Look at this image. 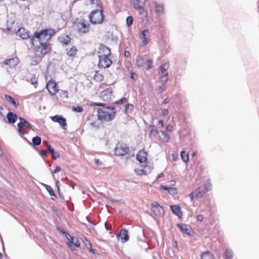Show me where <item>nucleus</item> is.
Wrapping results in <instances>:
<instances>
[{
    "label": "nucleus",
    "instance_id": "f257e3e1",
    "mask_svg": "<svg viewBox=\"0 0 259 259\" xmlns=\"http://www.w3.org/2000/svg\"><path fill=\"white\" fill-rule=\"evenodd\" d=\"M54 32L52 30L46 29L41 32H36L31 39V43L34 49L40 51L42 55L46 54L50 50L48 41L51 39Z\"/></svg>",
    "mask_w": 259,
    "mask_h": 259
},
{
    "label": "nucleus",
    "instance_id": "f03ea898",
    "mask_svg": "<svg viewBox=\"0 0 259 259\" xmlns=\"http://www.w3.org/2000/svg\"><path fill=\"white\" fill-rule=\"evenodd\" d=\"M97 112L98 119L105 121L113 120L115 116V109L113 107H103L98 109Z\"/></svg>",
    "mask_w": 259,
    "mask_h": 259
},
{
    "label": "nucleus",
    "instance_id": "7ed1b4c3",
    "mask_svg": "<svg viewBox=\"0 0 259 259\" xmlns=\"http://www.w3.org/2000/svg\"><path fill=\"white\" fill-rule=\"evenodd\" d=\"M89 26V24L83 19L76 20L73 24L74 28L81 33L88 32Z\"/></svg>",
    "mask_w": 259,
    "mask_h": 259
},
{
    "label": "nucleus",
    "instance_id": "20e7f679",
    "mask_svg": "<svg viewBox=\"0 0 259 259\" xmlns=\"http://www.w3.org/2000/svg\"><path fill=\"white\" fill-rule=\"evenodd\" d=\"M90 20L93 24H100L103 21V14L102 10H95L91 12Z\"/></svg>",
    "mask_w": 259,
    "mask_h": 259
},
{
    "label": "nucleus",
    "instance_id": "39448f33",
    "mask_svg": "<svg viewBox=\"0 0 259 259\" xmlns=\"http://www.w3.org/2000/svg\"><path fill=\"white\" fill-rule=\"evenodd\" d=\"M128 147L124 143L117 144L114 150L115 154L117 156H124L128 153Z\"/></svg>",
    "mask_w": 259,
    "mask_h": 259
},
{
    "label": "nucleus",
    "instance_id": "423d86ee",
    "mask_svg": "<svg viewBox=\"0 0 259 259\" xmlns=\"http://www.w3.org/2000/svg\"><path fill=\"white\" fill-rule=\"evenodd\" d=\"M99 60L98 66L99 68L104 69L109 68L112 63V61L109 58V56H99Z\"/></svg>",
    "mask_w": 259,
    "mask_h": 259
},
{
    "label": "nucleus",
    "instance_id": "0eeeda50",
    "mask_svg": "<svg viewBox=\"0 0 259 259\" xmlns=\"http://www.w3.org/2000/svg\"><path fill=\"white\" fill-rule=\"evenodd\" d=\"M151 210L158 216H162L164 214L163 208L157 202H154L151 206Z\"/></svg>",
    "mask_w": 259,
    "mask_h": 259
},
{
    "label": "nucleus",
    "instance_id": "6e6552de",
    "mask_svg": "<svg viewBox=\"0 0 259 259\" xmlns=\"http://www.w3.org/2000/svg\"><path fill=\"white\" fill-rule=\"evenodd\" d=\"M46 88L52 95H55L59 92L57 87V83L52 80H50L48 82Z\"/></svg>",
    "mask_w": 259,
    "mask_h": 259
},
{
    "label": "nucleus",
    "instance_id": "1a4fd4ad",
    "mask_svg": "<svg viewBox=\"0 0 259 259\" xmlns=\"http://www.w3.org/2000/svg\"><path fill=\"white\" fill-rule=\"evenodd\" d=\"M150 32L148 29L143 30L140 34V38L142 40V44L143 46L146 45L150 40Z\"/></svg>",
    "mask_w": 259,
    "mask_h": 259
},
{
    "label": "nucleus",
    "instance_id": "9d476101",
    "mask_svg": "<svg viewBox=\"0 0 259 259\" xmlns=\"http://www.w3.org/2000/svg\"><path fill=\"white\" fill-rule=\"evenodd\" d=\"M50 118L53 121L59 123L60 125L62 127L64 130H66L65 126L67 125L66 119L63 118L62 116L56 115L50 117Z\"/></svg>",
    "mask_w": 259,
    "mask_h": 259
},
{
    "label": "nucleus",
    "instance_id": "9b49d317",
    "mask_svg": "<svg viewBox=\"0 0 259 259\" xmlns=\"http://www.w3.org/2000/svg\"><path fill=\"white\" fill-rule=\"evenodd\" d=\"M99 56H110L111 52L110 49L105 46H100L98 52Z\"/></svg>",
    "mask_w": 259,
    "mask_h": 259
},
{
    "label": "nucleus",
    "instance_id": "f8f14e48",
    "mask_svg": "<svg viewBox=\"0 0 259 259\" xmlns=\"http://www.w3.org/2000/svg\"><path fill=\"white\" fill-rule=\"evenodd\" d=\"M117 237H120L121 241L124 243L129 239L128 231L125 229H121L120 231V233L117 235Z\"/></svg>",
    "mask_w": 259,
    "mask_h": 259
},
{
    "label": "nucleus",
    "instance_id": "ddd939ff",
    "mask_svg": "<svg viewBox=\"0 0 259 259\" xmlns=\"http://www.w3.org/2000/svg\"><path fill=\"white\" fill-rule=\"evenodd\" d=\"M16 35L24 39L29 37V32L24 28H20L16 32Z\"/></svg>",
    "mask_w": 259,
    "mask_h": 259
},
{
    "label": "nucleus",
    "instance_id": "4468645a",
    "mask_svg": "<svg viewBox=\"0 0 259 259\" xmlns=\"http://www.w3.org/2000/svg\"><path fill=\"white\" fill-rule=\"evenodd\" d=\"M137 159L140 163L145 162L147 159V153L144 150L139 151L137 154Z\"/></svg>",
    "mask_w": 259,
    "mask_h": 259
},
{
    "label": "nucleus",
    "instance_id": "2eb2a0df",
    "mask_svg": "<svg viewBox=\"0 0 259 259\" xmlns=\"http://www.w3.org/2000/svg\"><path fill=\"white\" fill-rule=\"evenodd\" d=\"M19 63V59L17 58H13L5 61V64L10 67H15Z\"/></svg>",
    "mask_w": 259,
    "mask_h": 259
},
{
    "label": "nucleus",
    "instance_id": "dca6fc26",
    "mask_svg": "<svg viewBox=\"0 0 259 259\" xmlns=\"http://www.w3.org/2000/svg\"><path fill=\"white\" fill-rule=\"evenodd\" d=\"M170 209L175 214L178 216L179 218H181L182 213L181 212V208L179 206L177 205L170 206Z\"/></svg>",
    "mask_w": 259,
    "mask_h": 259
},
{
    "label": "nucleus",
    "instance_id": "f3484780",
    "mask_svg": "<svg viewBox=\"0 0 259 259\" xmlns=\"http://www.w3.org/2000/svg\"><path fill=\"white\" fill-rule=\"evenodd\" d=\"M67 239L69 241V243L68 245L71 246L72 245H74L76 247L80 246V243L77 238L75 237H72L71 236L69 235V237H67Z\"/></svg>",
    "mask_w": 259,
    "mask_h": 259
},
{
    "label": "nucleus",
    "instance_id": "a211bd4d",
    "mask_svg": "<svg viewBox=\"0 0 259 259\" xmlns=\"http://www.w3.org/2000/svg\"><path fill=\"white\" fill-rule=\"evenodd\" d=\"M178 227L183 233H185L188 235H190L191 232V228L190 226L186 224H177Z\"/></svg>",
    "mask_w": 259,
    "mask_h": 259
},
{
    "label": "nucleus",
    "instance_id": "6ab92c4d",
    "mask_svg": "<svg viewBox=\"0 0 259 259\" xmlns=\"http://www.w3.org/2000/svg\"><path fill=\"white\" fill-rule=\"evenodd\" d=\"M7 117L9 123H14L17 119V115L12 112H9L7 115Z\"/></svg>",
    "mask_w": 259,
    "mask_h": 259
},
{
    "label": "nucleus",
    "instance_id": "aec40b11",
    "mask_svg": "<svg viewBox=\"0 0 259 259\" xmlns=\"http://www.w3.org/2000/svg\"><path fill=\"white\" fill-rule=\"evenodd\" d=\"M19 119L20 120V122L17 124L18 127H22L23 126H24L29 128H32L30 124L25 119L23 118L22 117H19Z\"/></svg>",
    "mask_w": 259,
    "mask_h": 259
},
{
    "label": "nucleus",
    "instance_id": "412c9836",
    "mask_svg": "<svg viewBox=\"0 0 259 259\" xmlns=\"http://www.w3.org/2000/svg\"><path fill=\"white\" fill-rule=\"evenodd\" d=\"M134 7L135 9H138L140 10H143L145 13V15H147V12L144 7L141 6L139 4L140 3V0H133Z\"/></svg>",
    "mask_w": 259,
    "mask_h": 259
},
{
    "label": "nucleus",
    "instance_id": "4be33fe9",
    "mask_svg": "<svg viewBox=\"0 0 259 259\" xmlns=\"http://www.w3.org/2000/svg\"><path fill=\"white\" fill-rule=\"evenodd\" d=\"M44 186L46 188L47 191L48 192L50 196H51V198L52 200H55L57 196L54 193V190L52 189V188L48 185L46 184H43Z\"/></svg>",
    "mask_w": 259,
    "mask_h": 259
},
{
    "label": "nucleus",
    "instance_id": "5701e85b",
    "mask_svg": "<svg viewBox=\"0 0 259 259\" xmlns=\"http://www.w3.org/2000/svg\"><path fill=\"white\" fill-rule=\"evenodd\" d=\"M151 168L150 167H148L147 166H146L142 170H138L136 169L135 170V172L137 173L138 175H146L147 172H150Z\"/></svg>",
    "mask_w": 259,
    "mask_h": 259
},
{
    "label": "nucleus",
    "instance_id": "b1692460",
    "mask_svg": "<svg viewBox=\"0 0 259 259\" xmlns=\"http://www.w3.org/2000/svg\"><path fill=\"white\" fill-rule=\"evenodd\" d=\"M59 39L61 42L65 45H68L70 41V38L68 36H63L59 37Z\"/></svg>",
    "mask_w": 259,
    "mask_h": 259
},
{
    "label": "nucleus",
    "instance_id": "393cba45",
    "mask_svg": "<svg viewBox=\"0 0 259 259\" xmlns=\"http://www.w3.org/2000/svg\"><path fill=\"white\" fill-rule=\"evenodd\" d=\"M6 99L10 102L13 106L17 107L19 105V103L17 102L12 97L10 96L5 95Z\"/></svg>",
    "mask_w": 259,
    "mask_h": 259
},
{
    "label": "nucleus",
    "instance_id": "a878e982",
    "mask_svg": "<svg viewBox=\"0 0 259 259\" xmlns=\"http://www.w3.org/2000/svg\"><path fill=\"white\" fill-rule=\"evenodd\" d=\"M145 63L144 59L140 57V56H138L136 58V64L138 67H142L143 66Z\"/></svg>",
    "mask_w": 259,
    "mask_h": 259
},
{
    "label": "nucleus",
    "instance_id": "bb28decb",
    "mask_svg": "<svg viewBox=\"0 0 259 259\" xmlns=\"http://www.w3.org/2000/svg\"><path fill=\"white\" fill-rule=\"evenodd\" d=\"M154 6L155 7V11L157 13H163L164 11V8L163 5H158L157 3H154Z\"/></svg>",
    "mask_w": 259,
    "mask_h": 259
},
{
    "label": "nucleus",
    "instance_id": "cd10ccee",
    "mask_svg": "<svg viewBox=\"0 0 259 259\" xmlns=\"http://www.w3.org/2000/svg\"><path fill=\"white\" fill-rule=\"evenodd\" d=\"M181 157L182 160L184 162H187L189 160V155L185 151H183L181 152Z\"/></svg>",
    "mask_w": 259,
    "mask_h": 259
},
{
    "label": "nucleus",
    "instance_id": "c85d7f7f",
    "mask_svg": "<svg viewBox=\"0 0 259 259\" xmlns=\"http://www.w3.org/2000/svg\"><path fill=\"white\" fill-rule=\"evenodd\" d=\"M77 50L74 47H72L69 51H68L67 54L69 57H73L77 53Z\"/></svg>",
    "mask_w": 259,
    "mask_h": 259
},
{
    "label": "nucleus",
    "instance_id": "c756f323",
    "mask_svg": "<svg viewBox=\"0 0 259 259\" xmlns=\"http://www.w3.org/2000/svg\"><path fill=\"white\" fill-rule=\"evenodd\" d=\"M41 138L39 137L36 136L32 138V142L34 145L38 146L41 144Z\"/></svg>",
    "mask_w": 259,
    "mask_h": 259
},
{
    "label": "nucleus",
    "instance_id": "7c9ffc66",
    "mask_svg": "<svg viewBox=\"0 0 259 259\" xmlns=\"http://www.w3.org/2000/svg\"><path fill=\"white\" fill-rule=\"evenodd\" d=\"M204 186L206 192H207L211 190V184L210 181L209 180H207L206 181L204 182Z\"/></svg>",
    "mask_w": 259,
    "mask_h": 259
},
{
    "label": "nucleus",
    "instance_id": "2f4dec72",
    "mask_svg": "<svg viewBox=\"0 0 259 259\" xmlns=\"http://www.w3.org/2000/svg\"><path fill=\"white\" fill-rule=\"evenodd\" d=\"M201 259H214L213 255L209 252H206L202 253Z\"/></svg>",
    "mask_w": 259,
    "mask_h": 259
},
{
    "label": "nucleus",
    "instance_id": "473e14b6",
    "mask_svg": "<svg viewBox=\"0 0 259 259\" xmlns=\"http://www.w3.org/2000/svg\"><path fill=\"white\" fill-rule=\"evenodd\" d=\"M134 109V106L132 104H127L125 107V113L128 114L133 111Z\"/></svg>",
    "mask_w": 259,
    "mask_h": 259
},
{
    "label": "nucleus",
    "instance_id": "72a5a7b5",
    "mask_svg": "<svg viewBox=\"0 0 259 259\" xmlns=\"http://www.w3.org/2000/svg\"><path fill=\"white\" fill-rule=\"evenodd\" d=\"M195 196L197 198H201L203 196V192L201 188L199 187L197 189H196V191L194 192Z\"/></svg>",
    "mask_w": 259,
    "mask_h": 259
},
{
    "label": "nucleus",
    "instance_id": "f704fd0d",
    "mask_svg": "<svg viewBox=\"0 0 259 259\" xmlns=\"http://www.w3.org/2000/svg\"><path fill=\"white\" fill-rule=\"evenodd\" d=\"M168 67L169 64L167 63H165L161 65L159 67L161 73H163L164 72H165L168 69Z\"/></svg>",
    "mask_w": 259,
    "mask_h": 259
},
{
    "label": "nucleus",
    "instance_id": "c9c22d12",
    "mask_svg": "<svg viewBox=\"0 0 259 259\" xmlns=\"http://www.w3.org/2000/svg\"><path fill=\"white\" fill-rule=\"evenodd\" d=\"M80 239L84 243L86 248L91 247L92 245L91 244V242L85 237H82V238H80Z\"/></svg>",
    "mask_w": 259,
    "mask_h": 259
},
{
    "label": "nucleus",
    "instance_id": "e433bc0d",
    "mask_svg": "<svg viewBox=\"0 0 259 259\" xmlns=\"http://www.w3.org/2000/svg\"><path fill=\"white\" fill-rule=\"evenodd\" d=\"M160 133L162 136L161 139L165 142H168L169 141L170 137L167 135L164 132L160 131Z\"/></svg>",
    "mask_w": 259,
    "mask_h": 259
},
{
    "label": "nucleus",
    "instance_id": "4c0bfd02",
    "mask_svg": "<svg viewBox=\"0 0 259 259\" xmlns=\"http://www.w3.org/2000/svg\"><path fill=\"white\" fill-rule=\"evenodd\" d=\"M59 95L63 98H68V92L65 90H60Z\"/></svg>",
    "mask_w": 259,
    "mask_h": 259
},
{
    "label": "nucleus",
    "instance_id": "58836bf2",
    "mask_svg": "<svg viewBox=\"0 0 259 259\" xmlns=\"http://www.w3.org/2000/svg\"><path fill=\"white\" fill-rule=\"evenodd\" d=\"M160 187L161 189H163L164 190H166V191L171 190V191H173L174 193H176V189H174V188L166 187V186H165L164 185H161L160 186Z\"/></svg>",
    "mask_w": 259,
    "mask_h": 259
},
{
    "label": "nucleus",
    "instance_id": "ea45409f",
    "mask_svg": "<svg viewBox=\"0 0 259 259\" xmlns=\"http://www.w3.org/2000/svg\"><path fill=\"white\" fill-rule=\"evenodd\" d=\"M153 62L152 60H148L146 62H145V64L146 66L147 69H149L152 67Z\"/></svg>",
    "mask_w": 259,
    "mask_h": 259
},
{
    "label": "nucleus",
    "instance_id": "a19ab883",
    "mask_svg": "<svg viewBox=\"0 0 259 259\" xmlns=\"http://www.w3.org/2000/svg\"><path fill=\"white\" fill-rule=\"evenodd\" d=\"M126 24L130 26L133 22V18L132 16H128L126 19Z\"/></svg>",
    "mask_w": 259,
    "mask_h": 259
},
{
    "label": "nucleus",
    "instance_id": "79ce46f5",
    "mask_svg": "<svg viewBox=\"0 0 259 259\" xmlns=\"http://www.w3.org/2000/svg\"><path fill=\"white\" fill-rule=\"evenodd\" d=\"M72 109L73 111L80 113L83 111V108L81 106H73L72 107Z\"/></svg>",
    "mask_w": 259,
    "mask_h": 259
},
{
    "label": "nucleus",
    "instance_id": "37998d69",
    "mask_svg": "<svg viewBox=\"0 0 259 259\" xmlns=\"http://www.w3.org/2000/svg\"><path fill=\"white\" fill-rule=\"evenodd\" d=\"M30 81L31 83L34 85L36 84L37 83V78L36 77V76L34 75H33L32 77L30 78Z\"/></svg>",
    "mask_w": 259,
    "mask_h": 259
},
{
    "label": "nucleus",
    "instance_id": "c03bdc74",
    "mask_svg": "<svg viewBox=\"0 0 259 259\" xmlns=\"http://www.w3.org/2000/svg\"><path fill=\"white\" fill-rule=\"evenodd\" d=\"M168 80V75L165 74L161 77V81L163 83H165Z\"/></svg>",
    "mask_w": 259,
    "mask_h": 259
},
{
    "label": "nucleus",
    "instance_id": "a18cd8bd",
    "mask_svg": "<svg viewBox=\"0 0 259 259\" xmlns=\"http://www.w3.org/2000/svg\"><path fill=\"white\" fill-rule=\"evenodd\" d=\"M127 102V100L126 98H122L121 99L117 101L116 102V104H121V103H125Z\"/></svg>",
    "mask_w": 259,
    "mask_h": 259
},
{
    "label": "nucleus",
    "instance_id": "49530a36",
    "mask_svg": "<svg viewBox=\"0 0 259 259\" xmlns=\"http://www.w3.org/2000/svg\"><path fill=\"white\" fill-rule=\"evenodd\" d=\"M95 79L98 81H101L103 78V76L101 74H98L97 72L96 73L94 76Z\"/></svg>",
    "mask_w": 259,
    "mask_h": 259
},
{
    "label": "nucleus",
    "instance_id": "de8ad7c7",
    "mask_svg": "<svg viewBox=\"0 0 259 259\" xmlns=\"http://www.w3.org/2000/svg\"><path fill=\"white\" fill-rule=\"evenodd\" d=\"M150 134H158V130L155 129L153 126H151L149 127Z\"/></svg>",
    "mask_w": 259,
    "mask_h": 259
},
{
    "label": "nucleus",
    "instance_id": "09e8293b",
    "mask_svg": "<svg viewBox=\"0 0 259 259\" xmlns=\"http://www.w3.org/2000/svg\"><path fill=\"white\" fill-rule=\"evenodd\" d=\"M51 155L53 156V158L55 159H57L60 156L59 153L58 152H54Z\"/></svg>",
    "mask_w": 259,
    "mask_h": 259
},
{
    "label": "nucleus",
    "instance_id": "8fccbe9b",
    "mask_svg": "<svg viewBox=\"0 0 259 259\" xmlns=\"http://www.w3.org/2000/svg\"><path fill=\"white\" fill-rule=\"evenodd\" d=\"M61 170V168L59 166L56 167V168L52 171V174L57 173Z\"/></svg>",
    "mask_w": 259,
    "mask_h": 259
},
{
    "label": "nucleus",
    "instance_id": "3c124183",
    "mask_svg": "<svg viewBox=\"0 0 259 259\" xmlns=\"http://www.w3.org/2000/svg\"><path fill=\"white\" fill-rule=\"evenodd\" d=\"M203 220V216L202 215H198L197 217V221L202 222Z\"/></svg>",
    "mask_w": 259,
    "mask_h": 259
},
{
    "label": "nucleus",
    "instance_id": "603ef678",
    "mask_svg": "<svg viewBox=\"0 0 259 259\" xmlns=\"http://www.w3.org/2000/svg\"><path fill=\"white\" fill-rule=\"evenodd\" d=\"M168 114V110L167 109H163L161 112V114L163 116H166Z\"/></svg>",
    "mask_w": 259,
    "mask_h": 259
},
{
    "label": "nucleus",
    "instance_id": "864d4df0",
    "mask_svg": "<svg viewBox=\"0 0 259 259\" xmlns=\"http://www.w3.org/2000/svg\"><path fill=\"white\" fill-rule=\"evenodd\" d=\"M137 77V74L135 73L132 72L131 74V78L133 79H136Z\"/></svg>",
    "mask_w": 259,
    "mask_h": 259
},
{
    "label": "nucleus",
    "instance_id": "5fc2aeb1",
    "mask_svg": "<svg viewBox=\"0 0 259 259\" xmlns=\"http://www.w3.org/2000/svg\"><path fill=\"white\" fill-rule=\"evenodd\" d=\"M18 132L21 135H24L25 133V132L22 128V127H18Z\"/></svg>",
    "mask_w": 259,
    "mask_h": 259
},
{
    "label": "nucleus",
    "instance_id": "6e6d98bb",
    "mask_svg": "<svg viewBox=\"0 0 259 259\" xmlns=\"http://www.w3.org/2000/svg\"><path fill=\"white\" fill-rule=\"evenodd\" d=\"M163 126V122L162 120H159L158 121V127L159 128H161Z\"/></svg>",
    "mask_w": 259,
    "mask_h": 259
},
{
    "label": "nucleus",
    "instance_id": "4d7b16f0",
    "mask_svg": "<svg viewBox=\"0 0 259 259\" xmlns=\"http://www.w3.org/2000/svg\"><path fill=\"white\" fill-rule=\"evenodd\" d=\"M87 248L88 249H89L90 250V251H91L93 254H96L97 253L96 250L92 248V247L91 248Z\"/></svg>",
    "mask_w": 259,
    "mask_h": 259
},
{
    "label": "nucleus",
    "instance_id": "13d9d810",
    "mask_svg": "<svg viewBox=\"0 0 259 259\" xmlns=\"http://www.w3.org/2000/svg\"><path fill=\"white\" fill-rule=\"evenodd\" d=\"M92 106H103V104H101V103H91V104Z\"/></svg>",
    "mask_w": 259,
    "mask_h": 259
},
{
    "label": "nucleus",
    "instance_id": "bf43d9fd",
    "mask_svg": "<svg viewBox=\"0 0 259 259\" xmlns=\"http://www.w3.org/2000/svg\"><path fill=\"white\" fill-rule=\"evenodd\" d=\"M194 195H195L194 192H192L190 194H189V196L191 198V201L193 200Z\"/></svg>",
    "mask_w": 259,
    "mask_h": 259
},
{
    "label": "nucleus",
    "instance_id": "052dcab7",
    "mask_svg": "<svg viewBox=\"0 0 259 259\" xmlns=\"http://www.w3.org/2000/svg\"><path fill=\"white\" fill-rule=\"evenodd\" d=\"M46 145H47V149H48V151H49L50 150H51L52 149H53L52 148L51 145H50L48 142L46 143Z\"/></svg>",
    "mask_w": 259,
    "mask_h": 259
},
{
    "label": "nucleus",
    "instance_id": "680f3d73",
    "mask_svg": "<svg viewBox=\"0 0 259 259\" xmlns=\"http://www.w3.org/2000/svg\"><path fill=\"white\" fill-rule=\"evenodd\" d=\"M172 126H171L170 125H169L166 127V130L167 131H171L172 130Z\"/></svg>",
    "mask_w": 259,
    "mask_h": 259
},
{
    "label": "nucleus",
    "instance_id": "e2e57ef3",
    "mask_svg": "<svg viewBox=\"0 0 259 259\" xmlns=\"http://www.w3.org/2000/svg\"><path fill=\"white\" fill-rule=\"evenodd\" d=\"M37 64V61L35 60H32L31 62V65H36Z\"/></svg>",
    "mask_w": 259,
    "mask_h": 259
},
{
    "label": "nucleus",
    "instance_id": "0e129e2a",
    "mask_svg": "<svg viewBox=\"0 0 259 259\" xmlns=\"http://www.w3.org/2000/svg\"><path fill=\"white\" fill-rule=\"evenodd\" d=\"M233 256V253L231 251L228 250V258Z\"/></svg>",
    "mask_w": 259,
    "mask_h": 259
},
{
    "label": "nucleus",
    "instance_id": "69168bd1",
    "mask_svg": "<svg viewBox=\"0 0 259 259\" xmlns=\"http://www.w3.org/2000/svg\"><path fill=\"white\" fill-rule=\"evenodd\" d=\"M164 90V88L162 86H160L159 87V89H158V92L159 93L162 92Z\"/></svg>",
    "mask_w": 259,
    "mask_h": 259
},
{
    "label": "nucleus",
    "instance_id": "338daca9",
    "mask_svg": "<svg viewBox=\"0 0 259 259\" xmlns=\"http://www.w3.org/2000/svg\"><path fill=\"white\" fill-rule=\"evenodd\" d=\"M124 55L125 57H128L130 56V53L128 51H125L124 52Z\"/></svg>",
    "mask_w": 259,
    "mask_h": 259
},
{
    "label": "nucleus",
    "instance_id": "774afa93",
    "mask_svg": "<svg viewBox=\"0 0 259 259\" xmlns=\"http://www.w3.org/2000/svg\"><path fill=\"white\" fill-rule=\"evenodd\" d=\"M40 154L42 156H45L47 154V151H40Z\"/></svg>",
    "mask_w": 259,
    "mask_h": 259
}]
</instances>
